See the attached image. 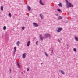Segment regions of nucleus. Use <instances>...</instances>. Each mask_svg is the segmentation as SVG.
<instances>
[{"mask_svg":"<svg viewBox=\"0 0 78 78\" xmlns=\"http://www.w3.org/2000/svg\"><path fill=\"white\" fill-rule=\"evenodd\" d=\"M45 55L46 56H48V55L46 52H45Z\"/></svg>","mask_w":78,"mask_h":78,"instance_id":"obj_18","label":"nucleus"},{"mask_svg":"<svg viewBox=\"0 0 78 78\" xmlns=\"http://www.w3.org/2000/svg\"><path fill=\"white\" fill-rule=\"evenodd\" d=\"M62 28L60 27L57 30V33H59V32H60L61 31H62Z\"/></svg>","mask_w":78,"mask_h":78,"instance_id":"obj_5","label":"nucleus"},{"mask_svg":"<svg viewBox=\"0 0 78 78\" xmlns=\"http://www.w3.org/2000/svg\"><path fill=\"white\" fill-rule=\"evenodd\" d=\"M57 11H58L59 12H62V11H61V10L59 9H58Z\"/></svg>","mask_w":78,"mask_h":78,"instance_id":"obj_17","label":"nucleus"},{"mask_svg":"<svg viewBox=\"0 0 78 78\" xmlns=\"http://www.w3.org/2000/svg\"><path fill=\"white\" fill-rule=\"evenodd\" d=\"M17 66H19L20 65H19V62H17Z\"/></svg>","mask_w":78,"mask_h":78,"instance_id":"obj_28","label":"nucleus"},{"mask_svg":"<svg viewBox=\"0 0 78 78\" xmlns=\"http://www.w3.org/2000/svg\"><path fill=\"white\" fill-rule=\"evenodd\" d=\"M48 37L49 38L51 37V35L50 34H45L44 35V39H46Z\"/></svg>","mask_w":78,"mask_h":78,"instance_id":"obj_1","label":"nucleus"},{"mask_svg":"<svg viewBox=\"0 0 78 78\" xmlns=\"http://www.w3.org/2000/svg\"><path fill=\"white\" fill-rule=\"evenodd\" d=\"M18 68H20V65H19V66H18Z\"/></svg>","mask_w":78,"mask_h":78,"instance_id":"obj_32","label":"nucleus"},{"mask_svg":"<svg viewBox=\"0 0 78 78\" xmlns=\"http://www.w3.org/2000/svg\"><path fill=\"white\" fill-rule=\"evenodd\" d=\"M26 56H27L26 54V53H24L23 54V58H25V57H26Z\"/></svg>","mask_w":78,"mask_h":78,"instance_id":"obj_7","label":"nucleus"},{"mask_svg":"<svg viewBox=\"0 0 78 78\" xmlns=\"http://www.w3.org/2000/svg\"><path fill=\"white\" fill-rule=\"evenodd\" d=\"M73 51H74L76 52V49L75 48H73Z\"/></svg>","mask_w":78,"mask_h":78,"instance_id":"obj_19","label":"nucleus"},{"mask_svg":"<svg viewBox=\"0 0 78 78\" xmlns=\"http://www.w3.org/2000/svg\"><path fill=\"white\" fill-rule=\"evenodd\" d=\"M21 74H23V72H21Z\"/></svg>","mask_w":78,"mask_h":78,"instance_id":"obj_35","label":"nucleus"},{"mask_svg":"<svg viewBox=\"0 0 78 78\" xmlns=\"http://www.w3.org/2000/svg\"><path fill=\"white\" fill-rule=\"evenodd\" d=\"M16 51L14 50L13 53H16Z\"/></svg>","mask_w":78,"mask_h":78,"instance_id":"obj_31","label":"nucleus"},{"mask_svg":"<svg viewBox=\"0 0 78 78\" xmlns=\"http://www.w3.org/2000/svg\"><path fill=\"white\" fill-rule=\"evenodd\" d=\"M42 14H40V17H41V18L42 20H43V18H42Z\"/></svg>","mask_w":78,"mask_h":78,"instance_id":"obj_12","label":"nucleus"},{"mask_svg":"<svg viewBox=\"0 0 78 78\" xmlns=\"http://www.w3.org/2000/svg\"><path fill=\"white\" fill-rule=\"evenodd\" d=\"M43 64L42 63H41V64Z\"/></svg>","mask_w":78,"mask_h":78,"instance_id":"obj_36","label":"nucleus"},{"mask_svg":"<svg viewBox=\"0 0 78 78\" xmlns=\"http://www.w3.org/2000/svg\"><path fill=\"white\" fill-rule=\"evenodd\" d=\"M9 70L10 71V73H11V68H9Z\"/></svg>","mask_w":78,"mask_h":78,"instance_id":"obj_24","label":"nucleus"},{"mask_svg":"<svg viewBox=\"0 0 78 78\" xmlns=\"http://www.w3.org/2000/svg\"><path fill=\"white\" fill-rule=\"evenodd\" d=\"M53 53V50H52L51 51V53Z\"/></svg>","mask_w":78,"mask_h":78,"instance_id":"obj_30","label":"nucleus"},{"mask_svg":"<svg viewBox=\"0 0 78 78\" xmlns=\"http://www.w3.org/2000/svg\"><path fill=\"white\" fill-rule=\"evenodd\" d=\"M58 5L59 7H62V4L60 2L59 4H58Z\"/></svg>","mask_w":78,"mask_h":78,"instance_id":"obj_11","label":"nucleus"},{"mask_svg":"<svg viewBox=\"0 0 78 78\" xmlns=\"http://www.w3.org/2000/svg\"><path fill=\"white\" fill-rule=\"evenodd\" d=\"M40 38L41 40L42 41L44 39V37L42 36V34H40Z\"/></svg>","mask_w":78,"mask_h":78,"instance_id":"obj_4","label":"nucleus"},{"mask_svg":"<svg viewBox=\"0 0 78 78\" xmlns=\"http://www.w3.org/2000/svg\"><path fill=\"white\" fill-rule=\"evenodd\" d=\"M33 27H39V25L37 24V23H33Z\"/></svg>","mask_w":78,"mask_h":78,"instance_id":"obj_3","label":"nucleus"},{"mask_svg":"<svg viewBox=\"0 0 78 78\" xmlns=\"http://www.w3.org/2000/svg\"><path fill=\"white\" fill-rule=\"evenodd\" d=\"M27 9H28V11H31V7L29 6H28L27 7Z\"/></svg>","mask_w":78,"mask_h":78,"instance_id":"obj_9","label":"nucleus"},{"mask_svg":"<svg viewBox=\"0 0 78 78\" xmlns=\"http://www.w3.org/2000/svg\"><path fill=\"white\" fill-rule=\"evenodd\" d=\"M60 39H61V40H62V39H61V38H60Z\"/></svg>","mask_w":78,"mask_h":78,"instance_id":"obj_37","label":"nucleus"},{"mask_svg":"<svg viewBox=\"0 0 78 78\" xmlns=\"http://www.w3.org/2000/svg\"><path fill=\"white\" fill-rule=\"evenodd\" d=\"M6 26H4L3 27V29L4 30H6Z\"/></svg>","mask_w":78,"mask_h":78,"instance_id":"obj_14","label":"nucleus"},{"mask_svg":"<svg viewBox=\"0 0 78 78\" xmlns=\"http://www.w3.org/2000/svg\"><path fill=\"white\" fill-rule=\"evenodd\" d=\"M9 17H11V13H9Z\"/></svg>","mask_w":78,"mask_h":78,"instance_id":"obj_20","label":"nucleus"},{"mask_svg":"<svg viewBox=\"0 0 78 78\" xmlns=\"http://www.w3.org/2000/svg\"><path fill=\"white\" fill-rule=\"evenodd\" d=\"M38 43V41H37L36 42V44L37 45H38V44H37Z\"/></svg>","mask_w":78,"mask_h":78,"instance_id":"obj_25","label":"nucleus"},{"mask_svg":"<svg viewBox=\"0 0 78 78\" xmlns=\"http://www.w3.org/2000/svg\"><path fill=\"white\" fill-rule=\"evenodd\" d=\"M1 11H3V6H1Z\"/></svg>","mask_w":78,"mask_h":78,"instance_id":"obj_16","label":"nucleus"},{"mask_svg":"<svg viewBox=\"0 0 78 78\" xmlns=\"http://www.w3.org/2000/svg\"><path fill=\"white\" fill-rule=\"evenodd\" d=\"M67 4H69V2L67 0H65Z\"/></svg>","mask_w":78,"mask_h":78,"instance_id":"obj_23","label":"nucleus"},{"mask_svg":"<svg viewBox=\"0 0 78 78\" xmlns=\"http://www.w3.org/2000/svg\"><path fill=\"white\" fill-rule=\"evenodd\" d=\"M56 15L57 16H59V15L58 14H56Z\"/></svg>","mask_w":78,"mask_h":78,"instance_id":"obj_33","label":"nucleus"},{"mask_svg":"<svg viewBox=\"0 0 78 78\" xmlns=\"http://www.w3.org/2000/svg\"><path fill=\"white\" fill-rule=\"evenodd\" d=\"M39 3L41 5H42V6H43L44 5V3L42 2V0H40Z\"/></svg>","mask_w":78,"mask_h":78,"instance_id":"obj_6","label":"nucleus"},{"mask_svg":"<svg viewBox=\"0 0 78 78\" xmlns=\"http://www.w3.org/2000/svg\"><path fill=\"white\" fill-rule=\"evenodd\" d=\"M22 29L23 30L25 29V27H22Z\"/></svg>","mask_w":78,"mask_h":78,"instance_id":"obj_26","label":"nucleus"},{"mask_svg":"<svg viewBox=\"0 0 78 78\" xmlns=\"http://www.w3.org/2000/svg\"><path fill=\"white\" fill-rule=\"evenodd\" d=\"M58 19L59 20H61V19H62V17L61 16H59L58 17Z\"/></svg>","mask_w":78,"mask_h":78,"instance_id":"obj_21","label":"nucleus"},{"mask_svg":"<svg viewBox=\"0 0 78 78\" xmlns=\"http://www.w3.org/2000/svg\"><path fill=\"white\" fill-rule=\"evenodd\" d=\"M16 49H17V47H15L14 48V50L16 51Z\"/></svg>","mask_w":78,"mask_h":78,"instance_id":"obj_22","label":"nucleus"},{"mask_svg":"<svg viewBox=\"0 0 78 78\" xmlns=\"http://www.w3.org/2000/svg\"><path fill=\"white\" fill-rule=\"evenodd\" d=\"M61 72L62 74L63 75L65 74V73L64 72V71H63L62 70H61Z\"/></svg>","mask_w":78,"mask_h":78,"instance_id":"obj_13","label":"nucleus"},{"mask_svg":"<svg viewBox=\"0 0 78 78\" xmlns=\"http://www.w3.org/2000/svg\"><path fill=\"white\" fill-rule=\"evenodd\" d=\"M27 71L29 72V68H27Z\"/></svg>","mask_w":78,"mask_h":78,"instance_id":"obj_29","label":"nucleus"},{"mask_svg":"<svg viewBox=\"0 0 78 78\" xmlns=\"http://www.w3.org/2000/svg\"><path fill=\"white\" fill-rule=\"evenodd\" d=\"M58 42H59V43H61V41L59 40V39H58Z\"/></svg>","mask_w":78,"mask_h":78,"instance_id":"obj_27","label":"nucleus"},{"mask_svg":"<svg viewBox=\"0 0 78 78\" xmlns=\"http://www.w3.org/2000/svg\"><path fill=\"white\" fill-rule=\"evenodd\" d=\"M66 6L67 8H69V7H73V5L71 4V3H69L67 5H66Z\"/></svg>","mask_w":78,"mask_h":78,"instance_id":"obj_2","label":"nucleus"},{"mask_svg":"<svg viewBox=\"0 0 78 78\" xmlns=\"http://www.w3.org/2000/svg\"><path fill=\"white\" fill-rule=\"evenodd\" d=\"M30 43H31V41H28L27 44V46L29 47L30 46Z\"/></svg>","mask_w":78,"mask_h":78,"instance_id":"obj_8","label":"nucleus"},{"mask_svg":"<svg viewBox=\"0 0 78 78\" xmlns=\"http://www.w3.org/2000/svg\"><path fill=\"white\" fill-rule=\"evenodd\" d=\"M75 39L76 41H78V37L76 36L75 37Z\"/></svg>","mask_w":78,"mask_h":78,"instance_id":"obj_10","label":"nucleus"},{"mask_svg":"<svg viewBox=\"0 0 78 78\" xmlns=\"http://www.w3.org/2000/svg\"><path fill=\"white\" fill-rule=\"evenodd\" d=\"M17 46H19V45H20V42L18 41L17 43Z\"/></svg>","mask_w":78,"mask_h":78,"instance_id":"obj_15","label":"nucleus"},{"mask_svg":"<svg viewBox=\"0 0 78 78\" xmlns=\"http://www.w3.org/2000/svg\"><path fill=\"white\" fill-rule=\"evenodd\" d=\"M67 47H69V44H67Z\"/></svg>","mask_w":78,"mask_h":78,"instance_id":"obj_34","label":"nucleus"}]
</instances>
